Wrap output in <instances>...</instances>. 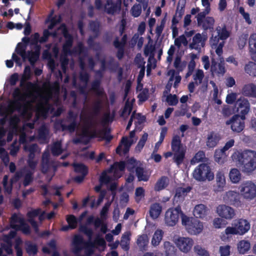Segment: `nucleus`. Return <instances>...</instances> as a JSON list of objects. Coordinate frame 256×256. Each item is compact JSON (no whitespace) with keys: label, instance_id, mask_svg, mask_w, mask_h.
I'll return each mask as SVG.
<instances>
[{"label":"nucleus","instance_id":"nucleus-1","mask_svg":"<svg viewBox=\"0 0 256 256\" xmlns=\"http://www.w3.org/2000/svg\"><path fill=\"white\" fill-rule=\"evenodd\" d=\"M79 230L87 236L88 241L84 240L80 234L74 235L72 242V252L74 254H78L84 249V254L82 256H91L94 253V242L92 240L94 232L92 228L84 225L80 226Z\"/></svg>","mask_w":256,"mask_h":256},{"label":"nucleus","instance_id":"nucleus-2","mask_svg":"<svg viewBox=\"0 0 256 256\" xmlns=\"http://www.w3.org/2000/svg\"><path fill=\"white\" fill-rule=\"evenodd\" d=\"M170 146L172 152H165L164 156L168 158L173 156L174 162L179 166L184 162L186 158V148L183 146L180 136L177 134L173 136Z\"/></svg>","mask_w":256,"mask_h":256},{"label":"nucleus","instance_id":"nucleus-3","mask_svg":"<svg viewBox=\"0 0 256 256\" xmlns=\"http://www.w3.org/2000/svg\"><path fill=\"white\" fill-rule=\"evenodd\" d=\"M234 159L246 172H251L256 169V152L246 150L233 154Z\"/></svg>","mask_w":256,"mask_h":256},{"label":"nucleus","instance_id":"nucleus-4","mask_svg":"<svg viewBox=\"0 0 256 256\" xmlns=\"http://www.w3.org/2000/svg\"><path fill=\"white\" fill-rule=\"evenodd\" d=\"M234 159L246 172H251L256 169V152L246 150L233 154Z\"/></svg>","mask_w":256,"mask_h":256},{"label":"nucleus","instance_id":"nucleus-5","mask_svg":"<svg viewBox=\"0 0 256 256\" xmlns=\"http://www.w3.org/2000/svg\"><path fill=\"white\" fill-rule=\"evenodd\" d=\"M63 26L64 28L62 30V34L64 36L66 39L62 47V51L64 54L67 56L72 54H80L86 52V48L82 42H78V45L72 50L70 49L73 44V37L68 32L65 25L64 24Z\"/></svg>","mask_w":256,"mask_h":256},{"label":"nucleus","instance_id":"nucleus-6","mask_svg":"<svg viewBox=\"0 0 256 256\" xmlns=\"http://www.w3.org/2000/svg\"><path fill=\"white\" fill-rule=\"evenodd\" d=\"M192 176L198 182L210 181L214 178V174L208 164H201L194 168Z\"/></svg>","mask_w":256,"mask_h":256},{"label":"nucleus","instance_id":"nucleus-7","mask_svg":"<svg viewBox=\"0 0 256 256\" xmlns=\"http://www.w3.org/2000/svg\"><path fill=\"white\" fill-rule=\"evenodd\" d=\"M182 224L185 226L188 232L190 234L196 235L203 230V224L198 219L188 217L183 214L182 218Z\"/></svg>","mask_w":256,"mask_h":256},{"label":"nucleus","instance_id":"nucleus-8","mask_svg":"<svg viewBox=\"0 0 256 256\" xmlns=\"http://www.w3.org/2000/svg\"><path fill=\"white\" fill-rule=\"evenodd\" d=\"M78 114L72 110H69L66 120H61L57 124L60 125L62 131L68 130L70 132H74L78 127Z\"/></svg>","mask_w":256,"mask_h":256},{"label":"nucleus","instance_id":"nucleus-9","mask_svg":"<svg viewBox=\"0 0 256 256\" xmlns=\"http://www.w3.org/2000/svg\"><path fill=\"white\" fill-rule=\"evenodd\" d=\"M216 31L218 34L217 36H214L212 34L210 40V43L212 48L214 46L215 47L217 46L220 40H226L230 34V31L227 30L226 26L224 24H222L221 26H218L216 28Z\"/></svg>","mask_w":256,"mask_h":256},{"label":"nucleus","instance_id":"nucleus-10","mask_svg":"<svg viewBox=\"0 0 256 256\" xmlns=\"http://www.w3.org/2000/svg\"><path fill=\"white\" fill-rule=\"evenodd\" d=\"M30 96V94H22L18 88L14 89L12 93V96L15 100L13 102V105L18 112H20L22 108L23 113L25 114L27 110L26 105L22 104L20 102L25 101L26 98H29Z\"/></svg>","mask_w":256,"mask_h":256},{"label":"nucleus","instance_id":"nucleus-11","mask_svg":"<svg viewBox=\"0 0 256 256\" xmlns=\"http://www.w3.org/2000/svg\"><path fill=\"white\" fill-rule=\"evenodd\" d=\"M241 195L246 200H252L256 196V185L252 182H246L240 186Z\"/></svg>","mask_w":256,"mask_h":256},{"label":"nucleus","instance_id":"nucleus-12","mask_svg":"<svg viewBox=\"0 0 256 256\" xmlns=\"http://www.w3.org/2000/svg\"><path fill=\"white\" fill-rule=\"evenodd\" d=\"M182 212L180 206L174 208H170L167 210L165 214V223L168 226H174L178 222L180 214Z\"/></svg>","mask_w":256,"mask_h":256},{"label":"nucleus","instance_id":"nucleus-13","mask_svg":"<svg viewBox=\"0 0 256 256\" xmlns=\"http://www.w3.org/2000/svg\"><path fill=\"white\" fill-rule=\"evenodd\" d=\"M245 119L239 114H235L227 120L226 124V125H230L231 129L234 132L239 133L242 131L245 127Z\"/></svg>","mask_w":256,"mask_h":256},{"label":"nucleus","instance_id":"nucleus-14","mask_svg":"<svg viewBox=\"0 0 256 256\" xmlns=\"http://www.w3.org/2000/svg\"><path fill=\"white\" fill-rule=\"evenodd\" d=\"M100 98H98L93 102L91 112L88 116L85 118V122L90 126L93 124L94 118L99 115L102 110V101Z\"/></svg>","mask_w":256,"mask_h":256},{"label":"nucleus","instance_id":"nucleus-15","mask_svg":"<svg viewBox=\"0 0 256 256\" xmlns=\"http://www.w3.org/2000/svg\"><path fill=\"white\" fill-rule=\"evenodd\" d=\"M127 40V34H124L122 38L120 41L118 37L116 36L113 42V46L117 49L116 56L119 60H121L124 56V48Z\"/></svg>","mask_w":256,"mask_h":256},{"label":"nucleus","instance_id":"nucleus-16","mask_svg":"<svg viewBox=\"0 0 256 256\" xmlns=\"http://www.w3.org/2000/svg\"><path fill=\"white\" fill-rule=\"evenodd\" d=\"M235 107L236 108V112L240 114V116L246 118V115L250 110L248 100L244 98H240L236 101Z\"/></svg>","mask_w":256,"mask_h":256},{"label":"nucleus","instance_id":"nucleus-17","mask_svg":"<svg viewBox=\"0 0 256 256\" xmlns=\"http://www.w3.org/2000/svg\"><path fill=\"white\" fill-rule=\"evenodd\" d=\"M224 200L226 204L235 206H238L241 204L240 194L234 191L226 192Z\"/></svg>","mask_w":256,"mask_h":256},{"label":"nucleus","instance_id":"nucleus-18","mask_svg":"<svg viewBox=\"0 0 256 256\" xmlns=\"http://www.w3.org/2000/svg\"><path fill=\"white\" fill-rule=\"evenodd\" d=\"M176 244L182 252L186 253L191 250L194 244V240L189 238L180 237Z\"/></svg>","mask_w":256,"mask_h":256},{"label":"nucleus","instance_id":"nucleus-19","mask_svg":"<svg viewBox=\"0 0 256 256\" xmlns=\"http://www.w3.org/2000/svg\"><path fill=\"white\" fill-rule=\"evenodd\" d=\"M220 59V62L218 64L214 58L212 60L210 71L213 74H216L218 76H224L226 71L224 58L222 57Z\"/></svg>","mask_w":256,"mask_h":256},{"label":"nucleus","instance_id":"nucleus-20","mask_svg":"<svg viewBox=\"0 0 256 256\" xmlns=\"http://www.w3.org/2000/svg\"><path fill=\"white\" fill-rule=\"evenodd\" d=\"M218 214L222 218L230 220L235 215L234 210L231 207L224 205H219L216 208Z\"/></svg>","mask_w":256,"mask_h":256},{"label":"nucleus","instance_id":"nucleus-21","mask_svg":"<svg viewBox=\"0 0 256 256\" xmlns=\"http://www.w3.org/2000/svg\"><path fill=\"white\" fill-rule=\"evenodd\" d=\"M121 0H117L116 2H114L113 0H106L104 6L106 12L112 15L119 12L121 10Z\"/></svg>","mask_w":256,"mask_h":256},{"label":"nucleus","instance_id":"nucleus-22","mask_svg":"<svg viewBox=\"0 0 256 256\" xmlns=\"http://www.w3.org/2000/svg\"><path fill=\"white\" fill-rule=\"evenodd\" d=\"M233 225L236 226L238 234L243 235L250 229L249 222L242 218L235 220Z\"/></svg>","mask_w":256,"mask_h":256},{"label":"nucleus","instance_id":"nucleus-23","mask_svg":"<svg viewBox=\"0 0 256 256\" xmlns=\"http://www.w3.org/2000/svg\"><path fill=\"white\" fill-rule=\"evenodd\" d=\"M101 80L96 79L93 80L91 83L90 90L93 92L96 96L98 98H106V94L104 92L103 88L100 86Z\"/></svg>","mask_w":256,"mask_h":256},{"label":"nucleus","instance_id":"nucleus-24","mask_svg":"<svg viewBox=\"0 0 256 256\" xmlns=\"http://www.w3.org/2000/svg\"><path fill=\"white\" fill-rule=\"evenodd\" d=\"M52 162L50 161V155L48 152H44L42 154L41 160V172L46 174L50 170Z\"/></svg>","mask_w":256,"mask_h":256},{"label":"nucleus","instance_id":"nucleus-25","mask_svg":"<svg viewBox=\"0 0 256 256\" xmlns=\"http://www.w3.org/2000/svg\"><path fill=\"white\" fill-rule=\"evenodd\" d=\"M48 86L49 92L44 96H40V100L42 101H44L46 104L52 97V92L58 91L59 84L58 82H54L52 84L48 82Z\"/></svg>","mask_w":256,"mask_h":256},{"label":"nucleus","instance_id":"nucleus-26","mask_svg":"<svg viewBox=\"0 0 256 256\" xmlns=\"http://www.w3.org/2000/svg\"><path fill=\"white\" fill-rule=\"evenodd\" d=\"M242 93L244 96L256 98V85L252 83L245 84Z\"/></svg>","mask_w":256,"mask_h":256},{"label":"nucleus","instance_id":"nucleus-27","mask_svg":"<svg viewBox=\"0 0 256 256\" xmlns=\"http://www.w3.org/2000/svg\"><path fill=\"white\" fill-rule=\"evenodd\" d=\"M191 189L192 188L190 186L186 188H178L176 190V194L174 196V200L176 202L182 201L184 198L187 195L188 193L190 191Z\"/></svg>","mask_w":256,"mask_h":256},{"label":"nucleus","instance_id":"nucleus-28","mask_svg":"<svg viewBox=\"0 0 256 256\" xmlns=\"http://www.w3.org/2000/svg\"><path fill=\"white\" fill-rule=\"evenodd\" d=\"M216 186L215 190L221 192L223 190L226 185V179L224 174L222 172H218L216 174Z\"/></svg>","mask_w":256,"mask_h":256},{"label":"nucleus","instance_id":"nucleus-29","mask_svg":"<svg viewBox=\"0 0 256 256\" xmlns=\"http://www.w3.org/2000/svg\"><path fill=\"white\" fill-rule=\"evenodd\" d=\"M169 184V179L166 176H161L156 183L154 190L156 192H160L166 188Z\"/></svg>","mask_w":256,"mask_h":256},{"label":"nucleus","instance_id":"nucleus-30","mask_svg":"<svg viewBox=\"0 0 256 256\" xmlns=\"http://www.w3.org/2000/svg\"><path fill=\"white\" fill-rule=\"evenodd\" d=\"M40 46H38V49L33 52L32 50L27 51L26 58H28L32 66L34 65L38 60L40 55Z\"/></svg>","mask_w":256,"mask_h":256},{"label":"nucleus","instance_id":"nucleus-31","mask_svg":"<svg viewBox=\"0 0 256 256\" xmlns=\"http://www.w3.org/2000/svg\"><path fill=\"white\" fill-rule=\"evenodd\" d=\"M219 140L220 138L217 134L214 132H211L208 135L206 145L208 148H214L217 145Z\"/></svg>","mask_w":256,"mask_h":256},{"label":"nucleus","instance_id":"nucleus-32","mask_svg":"<svg viewBox=\"0 0 256 256\" xmlns=\"http://www.w3.org/2000/svg\"><path fill=\"white\" fill-rule=\"evenodd\" d=\"M126 168V163L124 161H120L119 162H115L110 166V170L114 172V174L118 178L121 176V174H119L118 172H124Z\"/></svg>","mask_w":256,"mask_h":256},{"label":"nucleus","instance_id":"nucleus-33","mask_svg":"<svg viewBox=\"0 0 256 256\" xmlns=\"http://www.w3.org/2000/svg\"><path fill=\"white\" fill-rule=\"evenodd\" d=\"M206 206L205 205L199 204L195 206L193 214L196 218H202L206 215Z\"/></svg>","mask_w":256,"mask_h":256},{"label":"nucleus","instance_id":"nucleus-34","mask_svg":"<svg viewBox=\"0 0 256 256\" xmlns=\"http://www.w3.org/2000/svg\"><path fill=\"white\" fill-rule=\"evenodd\" d=\"M237 248L238 252L240 254H244L250 249V242L247 240H241L238 242Z\"/></svg>","mask_w":256,"mask_h":256},{"label":"nucleus","instance_id":"nucleus-35","mask_svg":"<svg viewBox=\"0 0 256 256\" xmlns=\"http://www.w3.org/2000/svg\"><path fill=\"white\" fill-rule=\"evenodd\" d=\"M135 171L138 181L147 182L150 176L143 168L137 166L136 168Z\"/></svg>","mask_w":256,"mask_h":256},{"label":"nucleus","instance_id":"nucleus-36","mask_svg":"<svg viewBox=\"0 0 256 256\" xmlns=\"http://www.w3.org/2000/svg\"><path fill=\"white\" fill-rule=\"evenodd\" d=\"M162 208L160 204L154 203L152 204L150 208V214L153 219L158 218L162 212Z\"/></svg>","mask_w":256,"mask_h":256},{"label":"nucleus","instance_id":"nucleus-37","mask_svg":"<svg viewBox=\"0 0 256 256\" xmlns=\"http://www.w3.org/2000/svg\"><path fill=\"white\" fill-rule=\"evenodd\" d=\"M25 246L26 251L28 255L34 256L37 254L38 246L36 244H34L30 241H28L26 242Z\"/></svg>","mask_w":256,"mask_h":256},{"label":"nucleus","instance_id":"nucleus-38","mask_svg":"<svg viewBox=\"0 0 256 256\" xmlns=\"http://www.w3.org/2000/svg\"><path fill=\"white\" fill-rule=\"evenodd\" d=\"M226 152L222 149H217L215 150L214 158V160L218 164H224L226 158Z\"/></svg>","mask_w":256,"mask_h":256},{"label":"nucleus","instance_id":"nucleus-39","mask_svg":"<svg viewBox=\"0 0 256 256\" xmlns=\"http://www.w3.org/2000/svg\"><path fill=\"white\" fill-rule=\"evenodd\" d=\"M214 22L215 20L212 17L207 16L203 20L201 26L204 30H210L212 32L214 30Z\"/></svg>","mask_w":256,"mask_h":256},{"label":"nucleus","instance_id":"nucleus-40","mask_svg":"<svg viewBox=\"0 0 256 256\" xmlns=\"http://www.w3.org/2000/svg\"><path fill=\"white\" fill-rule=\"evenodd\" d=\"M84 122H85V118H84ZM86 126H87L88 128L84 129L82 132V134L80 135L83 138H84V140H89V142H90V140L92 138H94L97 136L96 132L94 131L92 132H91L89 130L88 128L92 126L94 124L91 126H88V124H86V122H84Z\"/></svg>","mask_w":256,"mask_h":256},{"label":"nucleus","instance_id":"nucleus-41","mask_svg":"<svg viewBox=\"0 0 256 256\" xmlns=\"http://www.w3.org/2000/svg\"><path fill=\"white\" fill-rule=\"evenodd\" d=\"M76 173L86 176L88 172V166L82 163H74L72 164Z\"/></svg>","mask_w":256,"mask_h":256},{"label":"nucleus","instance_id":"nucleus-42","mask_svg":"<svg viewBox=\"0 0 256 256\" xmlns=\"http://www.w3.org/2000/svg\"><path fill=\"white\" fill-rule=\"evenodd\" d=\"M24 173L23 185L24 186H27L33 181L34 172L28 169H24Z\"/></svg>","mask_w":256,"mask_h":256},{"label":"nucleus","instance_id":"nucleus-43","mask_svg":"<svg viewBox=\"0 0 256 256\" xmlns=\"http://www.w3.org/2000/svg\"><path fill=\"white\" fill-rule=\"evenodd\" d=\"M229 176L232 182L236 184L240 182L241 179V174L237 168H232L230 173Z\"/></svg>","mask_w":256,"mask_h":256},{"label":"nucleus","instance_id":"nucleus-44","mask_svg":"<svg viewBox=\"0 0 256 256\" xmlns=\"http://www.w3.org/2000/svg\"><path fill=\"white\" fill-rule=\"evenodd\" d=\"M164 232L162 230H157L155 231L152 240V244L154 246H158L160 242L163 237Z\"/></svg>","mask_w":256,"mask_h":256},{"label":"nucleus","instance_id":"nucleus-45","mask_svg":"<svg viewBox=\"0 0 256 256\" xmlns=\"http://www.w3.org/2000/svg\"><path fill=\"white\" fill-rule=\"evenodd\" d=\"M202 40V36L200 33H198L194 35L192 38V42L189 45V48L191 50H199L200 48L199 44L201 42Z\"/></svg>","mask_w":256,"mask_h":256},{"label":"nucleus","instance_id":"nucleus-46","mask_svg":"<svg viewBox=\"0 0 256 256\" xmlns=\"http://www.w3.org/2000/svg\"><path fill=\"white\" fill-rule=\"evenodd\" d=\"M108 64L110 66V68L112 70L116 71L118 68V78L120 80L123 74V70L122 68H118L119 64L118 62H115L114 59L112 58L108 62Z\"/></svg>","mask_w":256,"mask_h":256},{"label":"nucleus","instance_id":"nucleus-47","mask_svg":"<svg viewBox=\"0 0 256 256\" xmlns=\"http://www.w3.org/2000/svg\"><path fill=\"white\" fill-rule=\"evenodd\" d=\"M26 44H23L22 42H18L15 49V52L16 54L20 55L22 58L23 60L26 59Z\"/></svg>","mask_w":256,"mask_h":256},{"label":"nucleus","instance_id":"nucleus-48","mask_svg":"<svg viewBox=\"0 0 256 256\" xmlns=\"http://www.w3.org/2000/svg\"><path fill=\"white\" fill-rule=\"evenodd\" d=\"M12 228L16 230H20L26 234H30V226L25 222L24 220L19 225L12 226Z\"/></svg>","mask_w":256,"mask_h":256},{"label":"nucleus","instance_id":"nucleus-49","mask_svg":"<svg viewBox=\"0 0 256 256\" xmlns=\"http://www.w3.org/2000/svg\"><path fill=\"white\" fill-rule=\"evenodd\" d=\"M244 70L250 76H256V64L252 62H249L246 64Z\"/></svg>","mask_w":256,"mask_h":256},{"label":"nucleus","instance_id":"nucleus-50","mask_svg":"<svg viewBox=\"0 0 256 256\" xmlns=\"http://www.w3.org/2000/svg\"><path fill=\"white\" fill-rule=\"evenodd\" d=\"M51 152L54 156H58L63 152L61 142H54L51 148Z\"/></svg>","mask_w":256,"mask_h":256},{"label":"nucleus","instance_id":"nucleus-51","mask_svg":"<svg viewBox=\"0 0 256 256\" xmlns=\"http://www.w3.org/2000/svg\"><path fill=\"white\" fill-rule=\"evenodd\" d=\"M166 256H175L176 248L169 242H165L164 244Z\"/></svg>","mask_w":256,"mask_h":256},{"label":"nucleus","instance_id":"nucleus-52","mask_svg":"<svg viewBox=\"0 0 256 256\" xmlns=\"http://www.w3.org/2000/svg\"><path fill=\"white\" fill-rule=\"evenodd\" d=\"M90 28L92 32L94 34V38H98L100 34V23L96 21H90Z\"/></svg>","mask_w":256,"mask_h":256},{"label":"nucleus","instance_id":"nucleus-53","mask_svg":"<svg viewBox=\"0 0 256 256\" xmlns=\"http://www.w3.org/2000/svg\"><path fill=\"white\" fill-rule=\"evenodd\" d=\"M148 243V241L146 236L141 235L138 236L136 244L140 250H146Z\"/></svg>","mask_w":256,"mask_h":256},{"label":"nucleus","instance_id":"nucleus-54","mask_svg":"<svg viewBox=\"0 0 256 256\" xmlns=\"http://www.w3.org/2000/svg\"><path fill=\"white\" fill-rule=\"evenodd\" d=\"M125 163L126 168L127 170L130 172H133L136 168V160L134 158H131L126 161Z\"/></svg>","mask_w":256,"mask_h":256},{"label":"nucleus","instance_id":"nucleus-55","mask_svg":"<svg viewBox=\"0 0 256 256\" xmlns=\"http://www.w3.org/2000/svg\"><path fill=\"white\" fill-rule=\"evenodd\" d=\"M54 12V10H51L50 14H48L46 20V23L51 22L52 23L55 24L56 25L60 22L62 20L60 16H59L58 18L56 15L53 16Z\"/></svg>","mask_w":256,"mask_h":256},{"label":"nucleus","instance_id":"nucleus-56","mask_svg":"<svg viewBox=\"0 0 256 256\" xmlns=\"http://www.w3.org/2000/svg\"><path fill=\"white\" fill-rule=\"evenodd\" d=\"M5 243L1 244V246L8 254H12V240L10 239L5 240Z\"/></svg>","mask_w":256,"mask_h":256},{"label":"nucleus","instance_id":"nucleus-57","mask_svg":"<svg viewBox=\"0 0 256 256\" xmlns=\"http://www.w3.org/2000/svg\"><path fill=\"white\" fill-rule=\"evenodd\" d=\"M148 134L146 132H144L141 138L139 140L136 147V150L138 152H140L143 148L144 146L145 145V144L148 140Z\"/></svg>","mask_w":256,"mask_h":256},{"label":"nucleus","instance_id":"nucleus-58","mask_svg":"<svg viewBox=\"0 0 256 256\" xmlns=\"http://www.w3.org/2000/svg\"><path fill=\"white\" fill-rule=\"evenodd\" d=\"M210 10L208 8H205L202 12L198 13L196 16L198 26H201L203 20L206 18V16L210 13Z\"/></svg>","mask_w":256,"mask_h":256},{"label":"nucleus","instance_id":"nucleus-59","mask_svg":"<svg viewBox=\"0 0 256 256\" xmlns=\"http://www.w3.org/2000/svg\"><path fill=\"white\" fill-rule=\"evenodd\" d=\"M194 250L197 256H210L208 252L200 246H195Z\"/></svg>","mask_w":256,"mask_h":256},{"label":"nucleus","instance_id":"nucleus-60","mask_svg":"<svg viewBox=\"0 0 256 256\" xmlns=\"http://www.w3.org/2000/svg\"><path fill=\"white\" fill-rule=\"evenodd\" d=\"M56 34V32H51L48 30H44L43 31L42 36L40 38L39 42L40 44L46 42L50 36H55Z\"/></svg>","mask_w":256,"mask_h":256},{"label":"nucleus","instance_id":"nucleus-61","mask_svg":"<svg viewBox=\"0 0 256 256\" xmlns=\"http://www.w3.org/2000/svg\"><path fill=\"white\" fill-rule=\"evenodd\" d=\"M68 224L71 226V230L74 229L77 226L78 220L73 214L68 215L66 218Z\"/></svg>","mask_w":256,"mask_h":256},{"label":"nucleus","instance_id":"nucleus-62","mask_svg":"<svg viewBox=\"0 0 256 256\" xmlns=\"http://www.w3.org/2000/svg\"><path fill=\"white\" fill-rule=\"evenodd\" d=\"M20 122V119L17 115L11 116L9 120V124L12 130H16L18 124Z\"/></svg>","mask_w":256,"mask_h":256},{"label":"nucleus","instance_id":"nucleus-63","mask_svg":"<svg viewBox=\"0 0 256 256\" xmlns=\"http://www.w3.org/2000/svg\"><path fill=\"white\" fill-rule=\"evenodd\" d=\"M249 52H256V34H251L249 38Z\"/></svg>","mask_w":256,"mask_h":256},{"label":"nucleus","instance_id":"nucleus-64","mask_svg":"<svg viewBox=\"0 0 256 256\" xmlns=\"http://www.w3.org/2000/svg\"><path fill=\"white\" fill-rule=\"evenodd\" d=\"M148 89L145 88L141 90V92L138 94V98L140 101L144 102L148 99Z\"/></svg>","mask_w":256,"mask_h":256}]
</instances>
